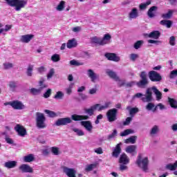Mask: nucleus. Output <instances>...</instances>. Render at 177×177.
I'll list each match as a JSON object with an SVG mask.
<instances>
[{
	"label": "nucleus",
	"instance_id": "obj_14",
	"mask_svg": "<svg viewBox=\"0 0 177 177\" xmlns=\"http://www.w3.org/2000/svg\"><path fill=\"white\" fill-rule=\"evenodd\" d=\"M19 169L21 174H32L34 172V169L27 164L21 165Z\"/></svg>",
	"mask_w": 177,
	"mask_h": 177
},
{
	"label": "nucleus",
	"instance_id": "obj_46",
	"mask_svg": "<svg viewBox=\"0 0 177 177\" xmlns=\"http://www.w3.org/2000/svg\"><path fill=\"white\" fill-rule=\"evenodd\" d=\"M69 64L71 66H75L76 67H78L79 66H84V63L80 62L75 59H72L69 62Z\"/></svg>",
	"mask_w": 177,
	"mask_h": 177
},
{
	"label": "nucleus",
	"instance_id": "obj_7",
	"mask_svg": "<svg viewBox=\"0 0 177 177\" xmlns=\"http://www.w3.org/2000/svg\"><path fill=\"white\" fill-rule=\"evenodd\" d=\"M140 80L136 83L138 88H146L149 85V79L147 78V73L142 71L140 74Z\"/></svg>",
	"mask_w": 177,
	"mask_h": 177
},
{
	"label": "nucleus",
	"instance_id": "obj_47",
	"mask_svg": "<svg viewBox=\"0 0 177 177\" xmlns=\"http://www.w3.org/2000/svg\"><path fill=\"white\" fill-rule=\"evenodd\" d=\"M34 70L33 65H29L27 68L26 74L28 77H32V71Z\"/></svg>",
	"mask_w": 177,
	"mask_h": 177
},
{
	"label": "nucleus",
	"instance_id": "obj_10",
	"mask_svg": "<svg viewBox=\"0 0 177 177\" xmlns=\"http://www.w3.org/2000/svg\"><path fill=\"white\" fill-rule=\"evenodd\" d=\"M144 103H150L153 102V87L147 88L145 94L140 99Z\"/></svg>",
	"mask_w": 177,
	"mask_h": 177
},
{
	"label": "nucleus",
	"instance_id": "obj_57",
	"mask_svg": "<svg viewBox=\"0 0 177 177\" xmlns=\"http://www.w3.org/2000/svg\"><path fill=\"white\" fill-rule=\"evenodd\" d=\"M46 114H48L49 117H50L51 118H53L54 117H56V113L52 111L46 109L44 111Z\"/></svg>",
	"mask_w": 177,
	"mask_h": 177
},
{
	"label": "nucleus",
	"instance_id": "obj_40",
	"mask_svg": "<svg viewBox=\"0 0 177 177\" xmlns=\"http://www.w3.org/2000/svg\"><path fill=\"white\" fill-rule=\"evenodd\" d=\"M71 131L75 132L77 136H84L85 135V132L78 128L73 127L71 129Z\"/></svg>",
	"mask_w": 177,
	"mask_h": 177
},
{
	"label": "nucleus",
	"instance_id": "obj_13",
	"mask_svg": "<svg viewBox=\"0 0 177 177\" xmlns=\"http://www.w3.org/2000/svg\"><path fill=\"white\" fill-rule=\"evenodd\" d=\"M62 171L68 177H77L75 176L77 174V170H75L74 168H69L68 167L63 166Z\"/></svg>",
	"mask_w": 177,
	"mask_h": 177
},
{
	"label": "nucleus",
	"instance_id": "obj_48",
	"mask_svg": "<svg viewBox=\"0 0 177 177\" xmlns=\"http://www.w3.org/2000/svg\"><path fill=\"white\" fill-rule=\"evenodd\" d=\"M118 133V132L117 131V129H114L113 133L107 136V140H111V139H114V138L117 136Z\"/></svg>",
	"mask_w": 177,
	"mask_h": 177
},
{
	"label": "nucleus",
	"instance_id": "obj_5",
	"mask_svg": "<svg viewBox=\"0 0 177 177\" xmlns=\"http://www.w3.org/2000/svg\"><path fill=\"white\" fill-rule=\"evenodd\" d=\"M136 164L144 171L147 172L149 170V158L145 157L142 159V155H138Z\"/></svg>",
	"mask_w": 177,
	"mask_h": 177
},
{
	"label": "nucleus",
	"instance_id": "obj_41",
	"mask_svg": "<svg viewBox=\"0 0 177 177\" xmlns=\"http://www.w3.org/2000/svg\"><path fill=\"white\" fill-rule=\"evenodd\" d=\"M131 133H135V131L131 129H127L120 133V136H128V135H131Z\"/></svg>",
	"mask_w": 177,
	"mask_h": 177
},
{
	"label": "nucleus",
	"instance_id": "obj_15",
	"mask_svg": "<svg viewBox=\"0 0 177 177\" xmlns=\"http://www.w3.org/2000/svg\"><path fill=\"white\" fill-rule=\"evenodd\" d=\"M14 129L18 133L19 136L24 137L27 135V130H26V128L21 124H17Z\"/></svg>",
	"mask_w": 177,
	"mask_h": 177
},
{
	"label": "nucleus",
	"instance_id": "obj_37",
	"mask_svg": "<svg viewBox=\"0 0 177 177\" xmlns=\"http://www.w3.org/2000/svg\"><path fill=\"white\" fill-rule=\"evenodd\" d=\"M165 169H168L169 171H176L177 169V160L174 164H167L165 166Z\"/></svg>",
	"mask_w": 177,
	"mask_h": 177
},
{
	"label": "nucleus",
	"instance_id": "obj_43",
	"mask_svg": "<svg viewBox=\"0 0 177 177\" xmlns=\"http://www.w3.org/2000/svg\"><path fill=\"white\" fill-rule=\"evenodd\" d=\"M151 4V1H148L146 3H141L139 6L140 8V10H146V9H147V6H149V5Z\"/></svg>",
	"mask_w": 177,
	"mask_h": 177
},
{
	"label": "nucleus",
	"instance_id": "obj_42",
	"mask_svg": "<svg viewBox=\"0 0 177 177\" xmlns=\"http://www.w3.org/2000/svg\"><path fill=\"white\" fill-rule=\"evenodd\" d=\"M169 103L173 109H177V101L174 98L168 97Z\"/></svg>",
	"mask_w": 177,
	"mask_h": 177
},
{
	"label": "nucleus",
	"instance_id": "obj_56",
	"mask_svg": "<svg viewBox=\"0 0 177 177\" xmlns=\"http://www.w3.org/2000/svg\"><path fill=\"white\" fill-rule=\"evenodd\" d=\"M176 41V38L174 36L170 37L169 39V45H171V46H175Z\"/></svg>",
	"mask_w": 177,
	"mask_h": 177
},
{
	"label": "nucleus",
	"instance_id": "obj_64",
	"mask_svg": "<svg viewBox=\"0 0 177 177\" xmlns=\"http://www.w3.org/2000/svg\"><path fill=\"white\" fill-rule=\"evenodd\" d=\"M131 121H132V118H127L126 120L123 122V125H129V124H131Z\"/></svg>",
	"mask_w": 177,
	"mask_h": 177
},
{
	"label": "nucleus",
	"instance_id": "obj_61",
	"mask_svg": "<svg viewBox=\"0 0 177 177\" xmlns=\"http://www.w3.org/2000/svg\"><path fill=\"white\" fill-rule=\"evenodd\" d=\"M176 77H177V70H174L171 71L169 78L171 80H174V78H176Z\"/></svg>",
	"mask_w": 177,
	"mask_h": 177
},
{
	"label": "nucleus",
	"instance_id": "obj_36",
	"mask_svg": "<svg viewBox=\"0 0 177 177\" xmlns=\"http://www.w3.org/2000/svg\"><path fill=\"white\" fill-rule=\"evenodd\" d=\"M8 86L10 88V90L12 92H15V91H16V88H17V82L15 81H10L8 82Z\"/></svg>",
	"mask_w": 177,
	"mask_h": 177
},
{
	"label": "nucleus",
	"instance_id": "obj_12",
	"mask_svg": "<svg viewBox=\"0 0 177 177\" xmlns=\"http://www.w3.org/2000/svg\"><path fill=\"white\" fill-rule=\"evenodd\" d=\"M8 104L12 107L15 110H24L26 106L19 100H15L11 102H9Z\"/></svg>",
	"mask_w": 177,
	"mask_h": 177
},
{
	"label": "nucleus",
	"instance_id": "obj_21",
	"mask_svg": "<svg viewBox=\"0 0 177 177\" xmlns=\"http://www.w3.org/2000/svg\"><path fill=\"white\" fill-rule=\"evenodd\" d=\"M137 149H138V146L129 145L126 147L125 151L126 153H129V154H132V156H134V154H136V153H138V151H136Z\"/></svg>",
	"mask_w": 177,
	"mask_h": 177
},
{
	"label": "nucleus",
	"instance_id": "obj_53",
	"mask_svg": "<svg viewBox=\"0 0 177 177\" xmlns=\"http://www.w3.org/2000/svg\"><path fill=\"white\" fill-rule=\"evenodd\" d=\"M158 107L160 110H165L166 109L164 104H162V103H159L155 106V108L153 110V112L154 113V111H157V109H158Z\"/></svg>",
	"mask_w": 177,
	"mask_h": 177
},
{
	"label": "nucleus",
	"instance_id": "obj_35",
	"mask_svg": "<svg viewBox=\"0 0 177 177\" xmlns=\"http://www.w3.org/2000/svg\"><path fill=\"white\" fill-rule=\"evenodd\" d=\"M127 110H129V115H131V117H134V115H135V114H136V113H139V109H138L136 107L131 108V106H127Z\"/></svg>",
	"mask_w": 177,
	"mask_h": 177
},
{
	"label": "nucleus",
	"instance_id": "obj_60",
	"mask_svg": "<svg viewBox=\"0 0 177 177\" xmlns=\"http://www.w3.org/2000/svg\"><path fill=\"white\" fill-rule=\"evenodd\" d=\"M127 165L120 163V167H119L120 171H121L122 172L124 171H127L128 166H127Z\"/></svg>",
	"mask_w": 177,
	"mask_h": 177
},
{
	"label": "nucleus",
	"instance_id": "obj_28",
	"mask_svg": "<svg viewBox=\"0 0 177 177\" xmlns=\"http://www.w3.org/2000/svg\"><path fill=\"white\" fill-rule=\"evenodd\" d=\"M161 35V32L158 30H154L147 35L149 38H153V39H158Z\"/></svg>",
	"mask_w": 177,
	"mask_h": 177
},
{
	"label": "nucleus",
	"instance_id": "obj_54",
	"mask_svg": "<svg viewBox=\"0 0 177 177\" xmlns=\"http://www.w3.org/2000/svg\"><path fill=\"white\" fill-rule=\"evenodd\" d=\"M74 86V83H71L68 88L65 89L67 95H70L71 93H73V88Z\"/></svg>",
	"mask_w": 177,
	"mask_h": 177
},
{
	"label": "nucleus",
	"instance_id": "obj_58",
	"mask_svg": "<svg viewBox=\"0 0 177 177\" xmlns=\"http://www.w3.org/2000/svg\"><path fill=\"white\" fill-rule=\"evenodd\" d=\"M53 75H55V68H52L50 69L48 73L47 74V79L50 80Z\"/></svg>",
	"mask_w": 177,
	"mask_h": 177
},
{
	"label": "nucleus",
	"instance_id": "obj_52",
	"mask_svg": "<svg viewBox=\"0 0 177 177\" xmlns=\"http://www.w3.org/2000/svg\"><path fill=\"white\" fill-rule=\"evenodd\" d=\"M156 108V105H154V104L153 102H149L147 106H146V109L147 110H148V111H153V109H155Z\"/></svg>",
	"mask_w": 177,
	"mask_h": 177
},
{
	"label": "nucleus",
	"instance_id": "obj_20",
	"mask_svg": "<svg viewBox=\"0 0 177 177\" xmlns=\"http://www.w3.org/2000/svg\"><path fill=\"white\" fill-rule=\"evenodd\" d=\"M138 17H139V11L138 10V8H132L130 12L129 13V20H132L133 19H138Z\"/></svg>",
	"mask_w": 177,
	"mask_h": 177
},
{
	"label": "nucleus",
	"instance_id": "obj_18",
	"mask_svg": "<svg viewBox=\"0 0 177 177\" xmlns=\"http://www.w3.org/2000/svg\"><path fill=\"white\" fill-rule=\"evenodd\" d=\"M105 57L111 62H120V60H121V58L117 56V54L115 53H106Z\"/></svg>",
	"mask_w": 177,
	"mask_h": 177
},
{
	"label": "nucleus",
	"instance_id": "obj_49",
	"mask_svg": "<svg viewBox=\"0 0 177 177\" xmlns=\"http://www.w3.org/2000/svg\"><path fill=\"white\" fill-rule=\"evenodd\" d=\"M51 60L54 63H57V62H60V55L58 54H54L51 56Z\"/></svg>",
	"mask_w": 177,
	"mask_h": 177
},
{
	"label": "nucleus",
	"instance_id": "obj_33",
	"mask_svg": "<svg viewBox=\"0 0 177 177\" xmlns=\"http://www.w3.org/2000/svg\"><path fill=\"white\" fill-rule=\"evenodd\" d=\"M65 8H66V1H61L59 3V4L57 6L56 10H57V12H63Z\"/></svg>",
	"mask_w": 177,
	"mask_h": 177
},
{
	"label": "nucleus",
	"instance_id": "obj_59",
	"mask_svg": "<svg viewBox=\"0 0 177 177\" xmlns=\"http://www.w3.org/2000/svg\"><path fill=\"white\" fill-rule=\"evenodd\" d=\"M50 95H52V89L48 88L44 94V97L45 99H48V97H50Z\"/></svg>",
	"mask_w": 177,
	"mask_h": 177
},
{
	"label": "nucleus",
	"instance_id": "obj_24",
	"mask_svg": "<svg viewBox=\"0 0 177 177\" xmlns=\"http://www.w3.org/2000/svg\"><path fill=\"white\" fill-rule=\"evenodd\" d=\"M44 88H48V85H44L43 87H40L39 88H32L30 90V92L31 95H33L34 96H37V95H39L41 92H42V89H44Z\"/></svg>",
	"mask_w": 177,
	"mask_h": 177
},
{
	"label": "nucleus",
	"instance_id": "obj_34",
	"mask_svg": "<svg viewBox=\"0 0 177 177\" xmlns=\"http://www.w3.org/2000/svg\"><path fill=\"white\" fill-rule=\"evenodd\" d=\"M174 15V10H169V11L167 13H164L161 15V17L162 19H169L171 17H172V15Z\"/></svg>",
	"mask_w": 177,
	"mask_h": 177
},
{
	"label": "nucleus",
	"instance_id": "obj_17",
	"mask_svg": "<svg viewBox=\"0 0 177 177\" xmlns=\"http://www.w3.org/2000/svg\"><path fill=\"white\" fill-rule=\"evenodd\" d=\"M81 126L85 128L86 131L88 132H92V129H93V126L92 125V122L87 120V121H82Z\"/></svg>",
	"mask_w": 177,
	"mask_h": 177
},
{
	"label": "nucleus",
	"instance_id": "obj_29",
	"mask_svg": "<svg viewBox=\"0 0 177 177\" xmlns=\"http://www.w3.org/2000/svg\"><path fill=\"white\" fill-rule=\"evenodd\" d=\"M160 132V127L158 125H154L149 131L151 136H156Z\"/></svg>",
	"mask_w": 177,
	"mask_h": 177
},
{
	"label": "nucleus",
	"instance_id": "obj_25",
	"mask_svg": "<svg viewBox=\"0 0 177 177\" xmlns=\"http://www.w3.org/2000/svg\"><path fill=\"white\" fill-rule=\"evenodd\" d=\"M77 45H78V43H77V39L75 38L69 39L66 44V47L68 49H73V48H77Z\"/></svg>",
	"mask_w": 177,
	"mask_h": 177
},
{
	"label": "nucleus",
	"instance_id": "obj_39",
	"mask_svg": "<svg viewBox=\"0 0 177 177\" xmlns=\"http://www.w3.org/2000/svg\"><path fill=\"white\" fill-rule=\"evenodd\" d=\"M35 160L33 154H29L24 157V162H32Z\"/></svg>",
	"mask_w": 177,
	"mask_h": 177
},
{
	"label": "nucleus",
	"instance_id": "obj_26",
	"mask_svg": "<svg viewBox=\"0 0 177 177\" xmlns=\"http://www.w3.org/2000/svg\"><path fill=\"white\" fill-rule=\"evenodd\" d=\"M5 168H8V169H10L12 168H16L17 167V161L15 160H9L8 162H6L4 163Z\"/></svg>",
	"mask_w": 177,
	"mask_h": 177
},
{
	"label": "nucleus",
	"instance_id": "obj_2",
	"mask_svg": "<svg viewBox=\"0 0 177 177\" xmlns=\"http://www.w3.org/2000/svg\"><path fill=\"white\" fill-rule=\"evenodd\" d=\"M111 104H113V102L111 101L105 102L103 105L100 104H96L93 106H91L88 109H84V113L86 114H88V115L92 116L93 114H95V111H103V110H107V109H110L111 107Z\"/></svg>",
	"mask_w": 177,
	"mask_h": 177
},
{
	"label": "nucleus",
	"instance_id": "obj_27",
	"mask_svg": "<svg viewBox=\"0 0 177 177\" xmlns=\"http://www.w3.org/2000/svg\"><path fill=\"white\" fill-rule=\"evenodd\" d=\"M129 157L125 153H122L120 155V157L119 158V163L120 164H124V165H128L129 162Z\"/></svg>",
	"mask_w": 177,
	"mask_h": 177
},
{
	"label": "nucleus",
	"instance_id": "obj_11",
	"mask_svg": "<svg viewBox=\"0 0 177 177\" xmlns=\"http://www.w3.org/2000/svg\"><path fill=\"white\" fill-rule=\"evenodd\" d=\"M117 114H118V110L115 108L109 109L106 112V118L109 122H114L117 121Z\"/></svg>",
	"mask_w": 177,
	"mask_h": 177
},
{
	"label": "nucleus",
	"instance_id": "obj_38",
	"mask_svg": "<svg viewBox=\"0 0 177 177\" xmlns=\"http://www.w3.org/2000/svg\"><path fill=\"white\" fill-rule=\"evenodd\" d=\"M136 139H138V136H131L124 140V143H127V144L131 143V145H135V143H136Z\"/></svg>",
	"mask_w": 177,
	"mask_h": 177
},
{
	"label": "nucleus",
	"instance_id": "obj_62",
	"mask_svg": "<svg viewBox=\"0 0 177 177\" xmlns=\"http://www.w3.org/2000/svg\"><path fill=\"white\" fill-rule=\"evenodd\" d=\"M138 58H139V55L138 54L132 53L130 55V60H131V62H135L136 59H138Z\"/></svg>",
	"mask_w": 177,
	"mask_h": 177
},
{
	"label": "nucleus",
	"instance_id": "obj_4",
	"mask_svg": "<svg viewBox=\"0 0 177 177\" xmlns=\"http://www.w3.org/2000/svg\"><path fill=\"white\" fill-rule=\"evenodd\" d=\"M111 39V35H110V34H105L102 39L96 36L91 37L90 42L91 44H95L96 45L103 46L104 45H107V44H110Z\"/></svg>",
	"mask_w": 177,
	"mask_h": 177
},
{
	"label": "nucleus",
	"instance_id": "obj_63",
	"mask_svg": "<svg viewBox=\"0 0 177 177\" xmlns=\"http://www.w3.org/2000/svg\"><path fill=\"white\" fill-rule=\"evenodd\" d=\"M5 140L6 143H8V145H13V143H15V141H13V139L9 138L8 136H6Z\"/></svg>",
	"mask_w": 177,
	"mask_h": 177
},
{
	"label": "nucleus",
	"instance_id": "obj_22",
	"mask_svg": "<svg viewBox=\"0 0 177 177\" xmlns=\"http://www.w3.org/2000/svg\"><path fill=\"white\" fill-rule=\"evenodd\" d=\"M34 38V35H24L20 37V41L23 44H28Z\"/></svg>",
	"mask_w": 177,
	"mask_h": 177
},
{
	"label": "nucleus",
	"instance_id": "obj_3",
	"mask_svg": "<svg viewBox=\"0 0 177 177\" xmlns=\"http://www.w3.org/2000/svg\"><path fill=\"white\" fill-rule=\"evenodd\" d=\"M6 4L10 8H14L15 12H20L28 3V0H4Z\"/></svg>",
	"mask_w": 177,
	"mask_h": 177
},
{
	"label": "nucleus",
	"instance_id": "obj_6",
	"mask_svg": "<svg viewBox=\"0 0 177 177\" xmlns=\"http://www.w3.org/2000/svg\"><path fill=\"white\" fill-rule=\"evenodd\" d=\"M46 121V118H45V115L41 112L36 113V125L39 129H44V128H46V124L45 122Z\"/></svg>",
	"mask_w": 177,
	"mask_h": 177
},
{
	"label": "nucleus",
	"instance_id": "obj_31",
	"mask_svg": "<svg viewBox=\"0 0 177 177\" xmlns=\"http://www.w3.org/2000/svg\"><path fill=\"white\" fill-rule=\"evenodd\" d=\"M174 22L171 20L163 19L160 21V26H164L167 28H171Z\"/></svg>",
	"mask_w": 177,
	"mask_h": 177
},
{
	"label": "nucleus",
	"instance_id": "obj_51",
	"mask_svg": "<svg viewBox=\"0 0 177 177\" xmlns=\"http://www.w3.org/2000/svg\"><path fill=\"white\" fill-rule=\"evenodd\" d=\"M94 168H96V165L95 164H91L86 166L85 171L86 172H91V171H93Z\"/></svg>",
	"mask_w": 177,
	"mask_h": 177
},
{
	"label": "nucleus",
	"instance_id": "obj_32",
	"mask_svg": "<svg viewBox=\"0 0 177 177\" xmlns=\"http://www.w3.org/2000/svg\"><path fill=\"white\" fill-rule=\"evenodd\" d=\"M152 91L156 96V100H161L162 99V94L157 89V87L152 86Z\"/></svg>",
	"mask_w": 177,
	"mask_h": 177
},
{
	"label": "nucleus",
	"instance_id": "obj_45",
	"mask_svg": "<svg viewBox=\"0 0 177 177\" xmlns=\"http://www.w3.org/2000/svg\"><path fill=\"white\" fill-rule=\"evenodd\" d=\"M64 97V93L62 91H57L54 96V99L62 100Z\"/></svg>",
	"mask_w": 177,
	"mask_h": 177
},
{
	"label": "nucleus",
	"instance_id": "obj_16",
	"mask_svg": "<svg viewBox=\"0 0 177 177\" xmlns=\"http://www.w3.org/2000/svg\"><path fill=\"white\" fill-rule=\"evenodd\" d=\"M87 76L90 78L91 82H96V81L100 78L99 75L95 73L92 69L87 70Z\"/></svg>",
	"mask_w": 177,
	"mask_h": 177
},
{
	"label": "nucleus",
	"instance_id": "obj_19",
	"mask_svg": "<svg viewBox=\"0 0 177 177\" xmlns=\"http://www.w3.org/2000/svg\"><path fill=\"white\" fill-rule=\"evenodd\" d=\"M157 10H158V7L156 6L151 7L147 13L148 17H149V19H153V17L156 16V12Z\"/></svg>",
	"mask_w": 177,
	"mask_h": 177
},
{
	"label": "nucleus",
	"instance_id": "obj_50",
	"mask_svg": "<svg viewBox=\"0 0 177 177\" xmlns=\"http://www.w3.org/2000/svg\"><path fill=\"white\" fill-rule=\"evenodd\" d=\"M143 44H145V41L143 40H138L134 44L133 47L136 49H139L142 47V45H143Z\"/></svg>",
	"mask_w": 177,
	"mask_h": 177
},
{
	"label": "nucleus",
	"instance_id": "obj_8",
	"mask_svg": "<svg viewBox=\"0 0 177 177\" xmlns=\"http://www.w3.org/2000/svg\"><path fill=\"white\" fill-rule=\"evenodd\" d=\"M148 77L152 82H161L162 81V76L156 71H150L148 73Z\"/></svg>",
	"mask_w": 177,
	"mask_h": 177
},
{
	"label": "nucleus",
	"instance_id": "obj_23",
	"mask_svg": "<svg viewBox=\"0 0 177 177\" xmlns=\"http://www.w3.org/2000/svg\"><path fill=\"white\" fill-rule=\"evenodd\" d=\"M121 154V143L118 144L112 153L113 157L118 158V156Z\"/></svg>",
	"mask_w": 177,
	"mask_h": 177
},
{
	"label": "nucleus",
	"instance_id": "obj_44",
	"mask_svg": "<svg viewBox=\"0 0 177 177\" xmlns=\"http://www.w3.org/2000/svg\"><path fill=\"white\" fill-rule=\"evenodd\" d=\"M50 150H51V153L54 156H59L61 154L60 149H59V147H53L50 148Z\"/></svg>",
	"mask_w": 177,
	"mask_h": 177
},
{
	"label": "nucleus",
	"instance_id": "obj_55",
	"mask_svg": "<svg viewBox=\"0 0 177 177\" xmlns=\"http://www.w3.org/2000/svg\"><path fill=\"white\" fill-rule=\"evenodd\" d=\"M4 70H9V68H13V64L10 62H6L3 64Z\"/></svg>",
	"mask_w": 177,
	"mask_h": 177
},
{
	"label": "nucleus",
	"instance_id": "obj_9",
	"mask_svg": "<svg viewBox=\"0 0 177 177\" xmlns=\"http://www.w3.org/2000/svg\"><path fill=\"white\" fill-rule=\"evenodd\" d=\"M144 103H150L153 102V87L147 88L145 94L140 99Z\"/></svg>",
	"mask_w": 177,
	"mask_h": 177
},
{
	"label": "nucleus",
	"instance_id": "obj_30",
	"mask_svg": "<svg viewBox=\"0 0 177 177\" xmlns=\"http://www.w3.org/2000/svg\"><path fill=\"white\" fill-rule=\"evenodd\" d=\"M106 74L110 77V78H112V80H114L115 81H120V77L117 75V73L113 71L107 70Z\"/></svg>",
	"mask_w": 177,
	"mask_h": 177
},
{
	"label": "nucleus",
	"instance_id": "obj_1",
	"mask_svg": "<svg viewBox=\"0 0 177 177\" xmlns=\"http://www.w3.org/2000/svg\"><path fill=\"white\" fill-rule=\"evenodd\" d=\"M83 120H89V116L73 114L71 115V118H59L55 122L54 125H55L56 127H63L64 125H68V124H71V122H73V120L82 121Z\"/></svg>",
	"mask_w": 177,
	"mask_h": 177
}]
</instances>
